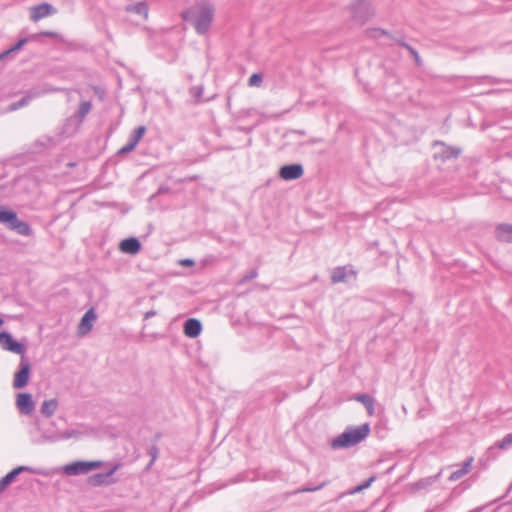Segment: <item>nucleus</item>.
<instances>
[{"mask_svg":"<svg viewBox=\"0 0 512 512\" xmlns=\"http://www.w3.org/2000/svg\"><path fill=\"white\" fill-rule=\"evenodd\" d=\"M474 461V458L473 457H469L461 466L460 468L456 469L455 471H453L450 476H449V481H457L459 480L460 478H462L463 476H465L466 474L469 473L470 469H471V466H472V463Z\"/></svg>","mask_w":512,"mask_h":512,"instance_id":"nucleus-17","label":"nucleus"},{"mask_svg":"<svg viewBox=\"0 0 512 512\" xmlns=\"http://www.w3.org/2000/svg\"><path fill=\"white\" fill-rule=\"evenodd\" d=\"M23 471H32V468L29 466H19L1 478L0 492L3 491Z\"/></svg>","mask_w":512,"mask_h":512,"instance_id":"nucleus-16","label":"nucleus"},{"mask_svg":"<svg viewBox=\"0 0 512 512\" xmlns=\"http://www.w3.org/2000/svg\"><path fill=\"white\" fill-rule=\"evenodd\" d=\"M96 319V313L93 308H90L86 311L84 316L82 317L80 324L78 326V335L85 336L88 334L93 328V321Z\"/></svg>","mask_w":512,"mask_h":512,"instance_id":"nucleus-12","label":"nucleus"},{"mask_svg":"<svg viewBox=\"0 0 512 512\" xmlns=\"http://www.w3.org/2000/svg\"><path fill=\"white\" fill-rule=\"evenodd\" d=\"M258 275V272L257 270H252L249 274L245 275L242 279V282H247V281H250L254 278H256Z\"/></svg>","mask_w":512,"mask_h":512,"instance_id":"nucleus-37","label":"nucleus"},{"mask_svg":"<svg viewBox=\"0 0 512 512\" xmlns=\"http://www.w3.org/2000/svg\"><path fill=\"white\" fill-rule=\"evenodd\" d=\"M409 53L414 58L416 65L421 67L423 65V61L420 58L419 53L414 48H409Z\"/></svg>","mask_w":512,"mask_h":512,"instance_id":"nucleus-34","label":"nucleus"},{"mask_svg":"<svg viewBox=\"0 0 512 512\" xmlns=\"http://www.w3.org/2000/svg\"><path fill=\"white\" fill-rule=\"evenodd\" d=\"M16 406L21 414L30 415L35 409V403L30 393H19L16 397Z\"/></svg>","mask_w":512,"mask_h":512,"instance_id":"nucleus-9","label":"nucleus"},{"mask_svg":"<svg viewBox=\"0 0 512 512\" xmlns=\"http://www.w3.org/2000/svg\"><path fill=\"white\" fill-rule=\"evenodd\" d=\"M0 223L5 224L10 230L16 231L23 236H30L32 229L28 223L21 221L17 213L5 206L0 205Z\"/></svg>","mask_w":512,"mask_h":512,"instance_id":"nucleus-3","label":"nucleus"},{"mask_svg":"<svg viewBox=\"0 0 512 512\" xmlns=\"http://www.w3.org/2000/svg\"><path fill=\"white\" fill-rule=\"evenodd\" d=\"M355 400L358 402H361L365 408L367 409V412L369 415H373L374 413V399L368 395V394H360L355 396Z\"/></svg>","mask_w":512,"mask_h":512,"instance_id":"nucleus-22","label":"nucleus"},{"mask_svg":"<svg viewBox=\"0 0 512 512\" xmlns=\"http://www.w3.org/2000/svg\"><path fill=\"white\" fill-rule=\"evenodd\" d=\"M127 10L143 15L145 18H147L148 16V7L145 2H139L134 5H131L127 8Z\"/></svg>","mask_w":512,"mask_h":512,"instance_id":"nucleus-24","label":"nucleus"},{"mask_svg":"<svg viewBox=\"0 0 512 512\" xmlns=\"http://www.w3.org/2000/svg\"><path fill=\"white\" fill-rule=\"evenodd\" d=\"M370 433V426L364 423L357 427H348L344 432L335 437L331 446L333 449L349 448L363 441Z\"/></svg>","mask_w":512,"mask_h":512,"instance_id":"nucleus-2","label":"nucleus"},{"mask_svg":"<svg viewBox=\"0 0 512 512\" xmlns=\"http://www.w3.org/2000/svg\"><path fill=\"white\" fill-rule=\"evenodd\" d=\"M31 365L25 357H21L20 368L14 375L13 387L21 389L28 384Z\"/></svg>","mask_w":512,"mask_h":512,"instance_id":"nucleus-6","label":"nucleus"},{"mask_svg":"<svg viewBox=\"0 0 512 512\" xmlns=\"http://www.w3.org/2000/svg\"><path fill=\"white\" fill-rule=\"evenodd\" d=\"M58 407V401L55 398L44 400L41 404L40 412L45 417H51Z\"/></svg>","mask_w":512,"mask_h":512,"instance_id":"nucleus-20","label":"nucleus"},{"mask_svg":"<svg viewBox=\"0 0 512 512\" xmlns=\"http://www.w3.org/2000/svg\"><path fill=\"white\" fill-rule=\"evenodd\" d=\"M304 173L303 166L301 164H290L281 167L279 176L284 180H295L302 177Z\"/></svg>","mask_w":512,"mask_h":512,"instance_id":"nucleus-10","label":"nucleus"},{"mask_svg":"<svg viewBox=\"0 0 512 512\" xmlns=\"http://www.w3.org/2000/svg\"><path fill=\"white\" fill-rule=\"evenodd\" d=\"M512 445V433L507 434L501 441H497L493 446L489 448L490 451L493 449H507Z\"/></svg>","mask_w":512,"mask_h":512,"instance_id":"nucleus-25","label":"nucleus"},{"mask_svg":"<svg viewBox=\"0 0 512 512\" xmlns=\"http://www.w3.org/2000/svg\"><path fill=\"white\" fill-rule=\"evenodd\" d=\"M440 476H441V472H439L435 476H430V477H427L424 479H420L419 481H417L415 483V487H416V489L427 488L428 486H431L435 481H437L440 478Z\"/></svg>","mask_w":512,"mask_h":512,"instance_id":"nucleus-23","label":"nucleus"},{"mask_svg":"<svg viewBox=\"0 0 512 512\" xmlns=\"http://www.w3.org/2000/svg\"><path fill=\"white\" fill-rule=\"evenodd\" d=\"M347 277L346 267L339 266L332 270L331 280L334 284L345 282Z\"/></svg>","mask_w":512,"mask_h":512,"instance_id":"nucleus-21","label":"nucleus"},{"mask_svg":"<svg viewBox=\"0 0 512 512\" xmlns=\"http://www.w3.org/2000/svg\"><path fill=\"white\" fill-rule=\"evenodd\" d=\"M158 448L157 446L153 445L150 447L149 449V455L151 456V462H150V466L155 462V460L157 459L158 457Z\"/></svg>","mask_w":512,"mask_h":512,"instance_id":"nucleus-36","label":"nucleus"},{"mask_svg":"<svg viewBox=\"0 0 512 512\" xmlns=\"http://www.w3.org/2000/svg\"><path fill=\"white\" fill-rule=\"evenodd\" d=\"M31 20L34 22L56 13L55 8L49 3H41L30 8Z\"/></svg>","mask_w":512,"mask_h":512,"instance_id":"nucleus-11","label":"nucleus"},{"mask_svg":"<svg viewBox=\"0 0 512 512\" xmlns=\"http://www.w3.org/2000/svg\"><path fill=\"white\" fill-rule=\"evenodd\" d=\"M92 109V103L90 101H84L78 108V116L83 119Z\"/></svg>","mask_w":512,"mask_h":512,"instance_id":"nucleus-29","label":"nucleus"},{"mask_svg":"<svg viewBox=\"0 0 512 512\" xmlns=\"http://www.w3.org/2000/svg\"><path fill=\"white\" fill-rule=\"evenodd\" d=\"M352 16L355 21L364 24L372 15L370 5L366 0H359L351 6Z\"/></svg>","mask_w":512,"mask_h":512,"instance_id":"nucleus-7","label":"nucleus"},{"mask_svg":"<svg viewBox=\"0 0 512 512\" xmlns=\"http://www.w3.org/2000/svg\"><path fill=\"white\" fill-rule=\"evenodd\" d=\"M120 250L128 254H136L141 249L140 241L135 237H130L120 242Z\"/></svg>","mask_w":512,"mask_h":512,"instance_id":"nucleus-15","label":"nucleus"},{"mask_svg":"<svg viewBox=\"0 0 512 512\" xmlns=\"http://www.w3.org/2000/svg\"><path fill=\"white\" fill-rule=\"evenodd\" d=\"M146 131L145 126L136 128L130 136V140L137 146Z\"/></svg>","mask_w":512,"mask_h":512,"instance_id":"nucleus-28","label":"nucleus"},{"mask_svg":"<svg viewBox=\"0 0 512 512\" xmlns=\"http://www.w3.org/2000/svg\"><path fill=\"white\" fill-rule=\"evenodd\" d=\"M436 144H439L443 147V150L440 155L443 161H447L452 158H457L461 154V149L459 147L447 146L443 142H436Z\"/></svg>","mask_w":512,"mask_h":512,"instance_id":"nucleus-19","label":"nucleus"},{"mask_svg":"<svg viewBox=\"0 0 512 512\" xmlns=\"http://www.w3.org/2000/svg\"><path fill=\"white\" fill-rule=\"evenodd\" d=\"M368 35L372 38H379L381 36H388L389 33L384 30V29H381V28H374V29H371V30H368L367 31Z\"/></svg>","mask_w":512,"mask_h":512,"instance_id":"nucleus-31","label":"nucleus"},{"mask_svg":"<svg viewBox=\"0 0 512 512\" xmlns=\"http://www.w3.org/2000/svg\"><path fill=\"white\" fill-rule=\"evenodd\" d=\"M477 79H495V78L491 77V76H483V77H478Z\"/></svg>","mask_w":512,"mask_h":512,"instance_id":"nucleus-44","label":"nucleus"},{"mask_svg":"<svg viewBox=\"0 0 512 512\" xmlns=\"http://www.w3.org/2000/svg\"><path fill=\"white\" fill-rule=\"evenodd\" d=\"M102 466L101 461H75L69 464H66L63 467V471L66 475L74 476V475H82L87 474L91 470L99 468Z\"/></svg>","mask_w":512,"mask_h":512,"instance_id":"nucleus-4","label":"nucleus"},{"mask_svg":"<svg viewBox=\"0 0 512 512\" xmlns=\"http://www.w3.org/2000/svg\"><path fill=\"white\" fill-rule=\"evenodd\" d=\"M496 237L503 242H512V225L499 224L496 227Z\"/></svg>","mask_w":512,"mask_h":512,"instance_id":"nucleus-18","label":"nucleus"},{"mask_svg":"<svg viewBox=\"0 0 512 512\" xmlns=\"http://www.w3.org/2000/svg\"><path fill=\"white\" fill-rule=\"evenodd\" d=\"M41 35L47 36V37H52V38L58 37V33L55 31H43V32H41Z\"/></svg>","mask_w":512,"mask_h":512,"instance_id":"nucleus-38","label":"nucleus"},{"mask_svg":"<svg viewBox=\"0 0 512 512\" xmlns=\"http://www.w3.org/2000/svg\"><path fill=\"white\" fill-rule=\"evenodd\" d=\"M136 145L129 139L128 142L119 150V154H126L134 150Z\"/></svg>","mask_w":512,"mask_h":512,"instance_id":"nucleus-33","label":"nucleus"},{"mask_svg":"<svg viewBox=\"0 0 512 512\" xmlns=\"http://www.w3.org/2000/svg\"><path fill=\"white\" fill-rule=\"evenodd\" d=\"M182 18L190 22L198 34L204 35L208 32L212 24L214 7L208 2L198 3L196 6L184 11Z\"/></svg>","mask_w":512,"mask_h":512,"instance_id":"nucleus-1","label":"nucleus"},{"mask_svg":"<svg viewBox=\"0 0 512 512\" xmlns=\"http://www.w3.org/2000/svg\"><path fill=\"white\" fill-rule=\"evenodd\" d=\"M27 42L26 38L20 39L15 45L6 49L2 53H0V61L5 59L9 54L16 52L21 49V47Z\"/></svg>","mask_w":512,"mask_h":512,"instance_id":"nucleus-26","label":"nucleus"},{"mask_svg":"<svg viewBox=\"0 0 512 512\" xmlns=\"http://www.w3.org/2000/svg\"><path fill=\"white\" fill-rule=\"evenodd\" d=\"M374 480H375V477H371L366 482L361 484L362 489L364 490V489L368 488Z\"/></svg>","mask_w":512,"mask_h":512,"instance_id":"nucleus-40","label":"nucleus"},{"mask_svg":"<svg viewBox=\"0 0 512 512\" xmlns=\"http://www.w3.org/2000/svg\"><path fill=\"white\" fill-rule=\"evenodd\" d=\"M32 99V96L30 94H27L25 95L24 97H22L20 100L16 101V102H13L9 105V111H15L17 109H20L22 107H25L26 105L29 104V102L31 101Z\"/></svg>","mask_w":512,"mask_h":512,"instance_id":"nucleus-27","label":"nucleus"},{"mask_svg":"<svg viewBox=\"0 0 512 512\" xmlns=\"http://www.w3.org/2000/svg\"><path fill=\"white\" fill-rule=\"evenodd\" d=\"M403 47H404L405 49H407L408 51H409V48H413L411 45H409V44H408V43H406V42H405V43H403Z\"/></svg>","mask_w":512,"mask_h":512,"instance_id":"nucleus-43","label":"nucleus"},{"mask_svg":"<svg viewBox=\"0 0 512 512\" xmlns=\"http://www.w3.org/2000/svg\"><path fill=\"white\" fill-rule=\"evenodd\" d=\"M325 485H326V482H323L320 485L315 486V487H311V486L302 487L298 490V492H314V491H317V490L323 488Z\"/></svg>","mask_w":512,"mask_h":512,"instance_id":"nucleus-35","label":"nucleus"},{"mask_svg":"<svg viewBox=\"0 0 512 512\" xmlns=\"http://www.w3.org/2000/svg\"><path fill=\"white\" fill-rule=\"evenodd\" d=\"M180 264L183 266H192V265H194V261L192 259L186 258V259L180 260Z\"/></svg>","mask_w":512,"mask_h":512,"instance_id":"nucleus-39","label":"nucleus"},{"mask_svg":"<svg viewBox=\"0 0 512 512\" xmlns=\"http://www.w3.org/2000/svg\"><path fill=\"white\" fill-rule=\"evenodd\" d=\"M119 466V464H116L106 473H96L90 476L88 478V484L93 487H98L114 483L115 480L112 478V475L118 470Z\"/></svg>","mask_w":512,"mask_h":512,"instance_id":"nucleus-8","label":"nucleus"},{"mask_svg":"<svg viewBox=\"0 0 512 512\" xmlns=\"http://www.w3.org/2000/svg\"><path fill=\"white\" fill-rule=\"evenodd\" d=\"M399 45H401L403 47V43H405L404 41H401V40H397L396 41Z\"/></svg>","mask_w":512,"mask_h":512,"instance_id":"nucleus-45","label":"nucleus"},{"mask_svg":"<svg viewBox=\"0 0 512 512\" xmlns=\"http://www.w3.org/2000/svg\"><path fill=\"white\" fill-rule=\"evenodd\" d=\"M86 433L85 430L80 429H70L64 432H57L48 436H45V439L50 442H55L59 440H68L71 438H79L80 436Z\"/></svg>","mask_w":512,"mask_h":512,"instance_id":"nucleus-13","label":"nucleus"},{"mask_svg":"<svg viewBox=\"0 0 512 512\" xmlns=\"http://www.w3.org/2000/svg\"><path fill=\"white\" fill-rule=\"evenodd\" d=\"M263 75L261 73H254L248 80V85L252 87H259L262 84Z\"/></svg>","mask_w":512,"mask_h":512,"instance_id":"nucleus-30","label":"nucleus"},{"mask_svg":"<svg viewBox=\"0 0 512 512\" xmlns=\"http://www.w3.org/2000/svg\"><path fill=\"white\" fill-rule=\"evenodd\" d=\"M190 93L197 101H200L204 93V88L202 85L194 86L191 88Z\"/></svg>","mask_w":512,"mask_h":512,"instance_id":"nucleus-32","label":"nucleus"},{"mask_svg":"<svg viewBox=\"0 0 512 512\" xmlns=\"http://www.w3.org/2000/svg\"><path fill=\"white\" fill-rule=\"evenodd\" d=\"M155 314H156L155 311H148V312H146L145 317L149 318V317L154 316Z\"/></svg>","mask_w":512,"mask_h":512,"instance_id":"nucleus-42","label":"nucleus"},{"mask_svg":"<svg viewBox=\"0 0 512 512\" xmlns=\"http://www.w3.org/2000/svg\"><path fill=\"white\" fill-rule=\"evenodd\" d=\"M362 490L363 489H362L361 485H358L351 490L350 494H355V493L361 492Z\"/></svg>","mask_w":512,"mask_h":512,"instance_id":"nucleus-41","label":"nucleus"},{"mask_svg":"<svg viewBox=\"0 0 512 512\" xmlns=\"http://www.w3.org/2000/svg\"><path fill=\"white\" fill-rule=\"evenodd\" d=\"M0 345L4 350L19 354L21 357H25V346L14 340L12 335L8 332H0Z\"/></svg>","mask_w":512,"mask_h":512,"instance_id":"nucleus-5","label":"nucleus"},{"mask_svg":"<svg viewBox=\"0 0 512 512\" xmlns=\"http://www.w3.org/2000/svg\"><path fill=\"white\" fill-rule=\"evenodd\" d=\"M202 330L201 322L196 318H189L184 324V334L189 338H196Z\"/></svg>","mask_w":512,"mask_h":512,"instance_id":"nucleus-14","label":"nucleus"}]
</instances>
